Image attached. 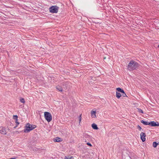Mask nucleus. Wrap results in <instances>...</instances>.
I'll return each mask as SVG.
<instances>
[{"label": "nucleus", "instance_id": "24", "mask_svg": "<svg viewBox=\"0 0 159 159\" xmlns=\"http://www.w3.org/2000/svg\"><path fill=\"white\" fill-rule=\"evenodd\" d=\"M73 157H66L65 159H73Z\"/></svg>", "mask_w": 159, "mask_h": 159}, {"label": "nucleus", "instance_id": "4", "mask_svg": "<svg viewBox=\"0 0 159 159\" xmlns=\"http://www.w3.org/2000/svg\"><path fill=\"white\" fill-rule=\"evenodd\" d=\"M83 141L87 142V141H90L91 140L92 137L86 133H84L83 135Z\"/></svg>", "mask_w": 159, "mask_h": 159}, {"label": "nucleus", "instance_id": "9", "mask_svg": "<svg viewBox=\"0 0 159 159\" xmlns=\"http://www.w3.org/2000/svg\"><path fill=\"white\" fill-rule=\"evenodd\" d=\"M63 88L66 90L68 87V83L67 82H64L62 86Z\"/></svg>", "mask_w": 159, "mask_h": 159}, {"label": "nucleus", "instance_id": "27", "mask_svg": "<svg viewBox=\"0 0 159 159\" xmlns=\"http://www.w3.org/2000/svg\"><path fill=\"white\" fill-rule=\"evenodd\" d=\"M158 48H159V44L158 45Z\"/></svg>", "mask_w": 159, "mask_h": 159}, {"label": "nucleus", "instance_id": "6", "mask_svg": "<svg viewBox=\"0 0 159 159\" xmlns=\"http://www.w3.org/2000/svg\"><path fill=\"white\" fill-rule=\"evenodd\" d=\"M150 125L152 127L158 126L159 123L158 122H155L154 121H152L150 122Z\"/></svg>", "mask_w": 159, "mask_h": 159}, {"label": "nucleus", "instance_id": "12", "mask_svg": "<svg viewBox=\"0 0 159 159\" xmlns=\"http://www.w3.org/2000/svg\"><path fill=\"white\" fill-rule=\"evenodd\" d=\"M141 122L145 125H150V122H148L143 120H141Z\"/></svg>", "mask_w": 159, "mask_h": 159}, {"label": "nucleus", "instance_id": "18", "mask_svg": "<svg viewBox=\"0 0 159 159\" xmlns=\"http://www.w3.org/2000/svg\"><path fill=\"white\" fill-rule=\"evenodd\" d=\"M158 145V143H157L156 142H154L153 143V146L154 148H156L157 146Z\"/></svg>", "mask_w": 159, "mask_h": 159}, {"label": "nucleus", "instance_id": "23", "mask_svg": "<svg viewBox=\"0 0 159 159\" xmlns=\"http://www.w3.org/2000/svg\"><path fill=\"white\" fill-rule=\"evenodd\" d=\"M86 144L87 145H88L89 146H90V147L92 146V145H91V144L90 143H89V142L86 143Z\"/></svg>", "mask_w": 159, "mask_h": 159}, {"label": "nucleus", "instance_id": "22", "mask_svg": "<svg viewBox=\"0 0 159 159\" xmlns=\"http://www.w3.org/2000/svg\"><path fill=\"white\" fill-rule=\"evenodd\" d=\"M138 111L139 112L143 113V111L142 109H139V108H138Z\"/></svg>", "mask_w": 159, "mask_h": 159}, {"label": "nucleus", "instance_id": "5", "mask_svg": "<svg viewBox=\"0 0 159 159\" xmlns=\"http://www.w3.org/2000/svg\"><path fill=\"white\" fill-rule=\"evenodd\" d=\"M59 7L57 6H52L50 7V12L52 13H57Z\"/></svg>", "mask_w": 159, "mask_h": 159}, {"label": "nucleus", "instance_id": "16", "mask_svg": "<svg viewBox=\"0 0 159 159\" xmlns=\"http://www.w3.org/2000/svg\"><path fill=\"white\" fill-rule=\"evenodd\" d=\"M116 96L118 98H119L121 96V94L120 93L116 91Z\"/></svg>", "mask_w": 159, "mask_h": 159}, {"label": "nucleus", "instance_id": "26", "mask_svg": "<svg viewBox=\"0 0 159 159\" xmlns=\"http://www.w3.org/2000/svg\"><path fill=\"white\" fill-rule=\"evenodd\" d=\"M18 125H17V124H16V126L14 127V129H16Z\"/></svg>", "mask_w": 159, "mask_h": 159}, {"label": "nucleus", "instance_id": "10", "mask_svg": "<svg viewBox=\"0 0 159 159\" xmlns=\"http://www.w3.org/2000/svg\"><path fill=\"white\" fill-rule=\"evenodd\" d=\"M13 118L15 120V123L17 124V125H19L20 123L18 121V116L17 115H13Z\"/></svg>", "mask_w": 159, "mask_h": 159}, {"label": "nucleus", "instance_id": "14", "mask_svg": "<svg viewBox=\"0 0 159 159\" xmlns=\"http://www.w3.org/2000/svg\"><path fill=\"white\" fill-rule=\"evenodd\" d=\"M56 88L57 90L60 92H62L63 90V89L62 86L61 87L59 85H58L56 87Z\"/></svg>", "mask_w": 159, "mask_h": 159}, {"label": "nucleus", "instance_id": "7", "mask_svg": "<svg viewBox=\"0 0 159 159\" xmlns=\"http://www.w3.org/2000/svg\"><path fill=\"white\" fill-rule=\"evenodd\" d=\"M146 134L143 132H141L140 134V138L142 141L143 142L146 140Z\"/></svg>", "mask_w": 159, "mask_h": 159}, {"label": "nucleus", "instance_id": "25", "mask_svg": "<svg viewBox=\"0 0 159 159\" xmlns=\"http://www.w3.org/2000/svg\"><path fill=\"white\" fill-rule=\"evenodd\" d=\"M137 128L139 129V130H141V129H142V128L139 125H138L137 126Z\"/></svg>", "mask_w": 159, "mask_h": 159}, {"label": "nucleus", "instance_id": "2", "mask_svg": "<svg viewBox=\"0 0 159 159\" xmlns=\"http://www.w3.org/2000/svg\"><path fill=\"white\" fill-rule=\"evenodd\" d=\"M36 127V125H32L30 123H28L25 126V129L23 130V131L25 133H29L30 131L34 129Z\"/></svg>", "mask_w": 159, "mask_h": 159}, {"label": "nucleus", "instance_id": "20", "mask_svg": "<svg viewBox=\"0 0 159 159\" xmlns=\"http://www.w3.org/2000/svg\"><path fill=\"white\" fill-rule=\"evenodd\" d=\"M81 115L82 114H80L78 117L79 120V123H80L81 122Z\"/></svg>", "mask_w": 159, "mask_h": 159}, {"label": "nucleus", "instance_id": "8", "mask_svg": "<svg viewBox=\"0 0 159 159\" xmlns=\"http://www.w3.org/2000/svg\"><path fill=\"white\" fill-rule=\"evenodd\" d=\"M0 133L2 134H7L6 129L2 127H0Z\"/></svg>", "mask_w": 159, "mask_h": 159}, {"label": "nucleus", "instance_id": "11", "mask_svg": "<svg viewBox=\"0 0 159 159\" xmlns=\"http://www.w3.org/2000/svg\"><path fill=\"white\" fill-rule=\"evenodd\" d=\"M96 111H91V116L93 118L96 117Z\"/></svg>", "mask_w": 159, "mask_h": 159}, {"label": "nucleus", "instance_id": "21", "mask_svg": "<svg viewBox=\"0 0 159 159\" xmlns=\"http://www.w3.org/2000/svg\"><path fill=\"white\" fill-rule=\"evenodd\" d=\"M122 94H121V96H123L124 97H125L127 96L126 95L125 93L124 92H124L121 93Z\"/></svg>", "mask_w": 159, "mask_h": 159}, {"label": "nucleus", "instance_id": "3", "mask_svg": "<svg viewBox=\"0 0 159 159\" xmlns=\"http://www.w3.org/2000/svg\"><path fill=\"white\" fill-rule=\"evenodd\" d=\"M44 116L45 119L48 122L51 121L52 119V115L48 112H44Z\"/></svg>", "mask_w": 159, "mask_h": 159}, {"label": "nucleus", "instance_id": "17", "mask_svg": "<svg viewBox=\"0 0 159 159\" xmlns=\"http://www.w3.org/2000/svg\"><path fill=\"white\" fill-rule=\"evenodd\" d=\"M54 141L56 142H60L62 140L61 138L57 137Z\"/></svg>", "mask_w": 159, "mask_h": 159}, {"label": "nucleus", "instance_id": "1", "mask_svg": "<svg viewBox=\"0 0 159 159\" xmlns=\"http://www.w3.org/2000/svg\"><path fill=\"white\" fill-rule=\"evenodd\" d=\"M139 66L136 61L132 60L129 62L127 66V69L130 71H132L138 69Z\"/></svg>", "mask_w": 159, "mask_h": 159}, {"label": "nucleus", "instance_id": "19", "mask_svg": "<svg viewBox=\"0 0 159 159\" xmlns=\"http://www.w3.org/2000/svg\"><path fill=\"white\" fill-rule=\"evenodd\" d=\"M20 102L24 103L25 102V101L24 98H21L20 99Z\"/></svg>", "mask_w": 159, "mask_h": 159}, {"label": "nucleus", "instance_id": "13", "mask_svg": "<svg viewBox=\"0 0 159 159\" xmlns=\"http://www.w3.org/2000/svg\"><path fill=\"white\" fill-rule=\"evenodd\" d=\"M92 127L94 129L97 130L98 129L97 125L94 123H93L92 125Z\"/></svg>", "mask_w": 159, "mask_h": 159}, {"label": "nucleus", "instance_id": "15", "mask_svg": "<svg viewBox=\"0 0 159 159\" xmlns=\"http://www.w3.org/2000/svg\"><path fill=\"white\" fill-rule=\"evenodd\" d=\"M116 90L117 91V92H120L121 93L124 92V90L121 89V88H117L116 89Z\"/></svg>", "mask_w": 159, "mask_h": 159}]
</instances>
